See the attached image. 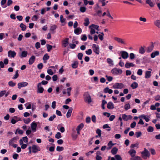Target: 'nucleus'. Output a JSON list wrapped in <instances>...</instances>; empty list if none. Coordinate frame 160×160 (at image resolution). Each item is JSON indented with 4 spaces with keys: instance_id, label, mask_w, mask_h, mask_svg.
Masks as SVG:
<instances>
[{
    "instance_id": "f257e3e1",
    "label": "nucleus",
    "mask_w": 160,
    "mask_h": 160,
    "mask_svg": "<svg viewBox=\"0 0 160 160\" xmlns=\"http://www.w3.org/2000/svg\"><path fill=\"white\" fill-rule=\"evenodd\" d=\"M83 96L85 102L90 103L92 102L91 96L88 92H85Z\"/></svg>"
},
{
    "instance_id": "f03ea898",
    "label": "nucleus",
    "mask_w": 160,
    "mask_h": 160,
    "mask_svg": "<svg viewBox=\"0 0 160 160\" xmlns=\"http://www.w3.org/2000/svg\"><path fill=\"white\" fill-rule=\"evenodd\" d=\"M92 48L94 52L97 54H99L100 52L99 47L98 45L93 44L92 45Z\"/></svg>"
},
{
    "instance_id": "7ed1b4c3",
    "label": "nucleus",
    "mask_w": 160,
    "mask_h": 160,
    "mask_svg": "<svg viewBox=\"0 0 160 160\" xmlns=\"http://www.w3.org/2000/svg\"><path fill=\"white\" fill-rule=\"evenodd\" d=\"M114 39L118 43L124 45L126 44L125 40L124 39H122L118 37H115L114 38Z\"/></svg>"
},
{
    "instance_id": "20e7f679",
    "label": "nucleus",
    "mask_w": 160,
    "mask_h": 160,
    "mask_svg": "<svg viewBox=\"0 0 160 160\" xmlns=\"http://www.w3.org/2000/svg\"><path fill=\"white\" fill-rule=\"evenodd\" d=\"M122 72V70L116 68H114L111 70L112 73L114 75L121 74Z\"/></svg>"
},
{
    "instance_id": "39448f33",
    "label": "nucleus",
    "mask_w": 160,
    "mask_h": 160,
    "mask_svg": "<svg viewBox=\"0 0 160 160\" xmlns=\"http://www.w3.org/2000/svg\"><path fill=\"white\" fill-rule=\"evenodd\" d=\"M32 152L34 153H36L41 150L40 148L36 145H32Z\"/></svg>"
},
{
    "instance_id": "423d86ee",
    "label": "nucleus",
    "mask_w": 160,
    "mask_h": 160,
    "mask_svg": "<svg viewBox=\"0 0 160 160\" xmlns=\"http://www.w3.org/2000/svg\"><path fill=\"white\" fill-rule=\"evenodd\" d=\"M115 89H121L124 87V85L122 83H116L113 86Z\"/></svg>"
},
{
    "instance_id": "0eeeda50",
    "label": "nucleus",
    "mask_w": 160,
    "mask_h": 160,
    "mask_svg": "<svg viewBox=\"0 0 160 160\" xmlns=\"http://www.w3.org/2000/svg\"><path fill=\"white\" fill-rule=\"evenodd\" d=\"M141 153L143 155V157L144 159H146L147 157H149L150 153L145 148L144 151L142 152Z\"/></svg>"
},
{
    "instance_id": "6e6552de",
    "label": "nucleus",
    "mask_w": 160,
    "mask_h": 160,
    "mask_svg": "<svg viewBox=\"0 0 160 160\" xmlns=\"http://www.w3.org/2000/svg\"><path fill=\"white\" fill-rule=\"evenodd\" d=\"M37 92L38 93H42L43 92L44 89L43 87L41 85L40 83H38L37 86Z\"/></svg>"
},
{
    "instance_id": "1a4fd4ad",
    "label": "nucleus",
    "mask_w": 160,
    "mask_h": 160,
    "mask_svg": "<svg viewBox=\"0 0 160 160\" xmlns=\"http://www.w3.org/2000/svg\"><path fill=\"white\" fill-rule=\"evenodd\" d=\"M120 53L121 54L122 58L124 59L127 58L128 57V53L125 51H121Z\"/></svg>"
},
{
    "instance_id": "9d476101",
    "label": "nucleus",
    "mask_w": 160,
    "mask_h": 160,
    "mask_svg": "<svg viewBox=\"0 0 160 160\" xmlns=\"http://www.w3.org/2000/svg\"><path fill=\"white\" fill-rule=\"evenodd\" d=\"M16 54V53L14 51L10 50L8 52V56L11 58H14Z\"/></svg>"
},
{
    "instance_id": "9b49d317",
    "label": "nucleus",
    "mask_w": 160,
    "mask_h": 160,
    "mask_svg": "<svg viewBox=\"0 0 160 160\" xmlns=\"http://www.w3.org/2000/svg\"><path fill=\"white\" fill-rule=\"evenodd\" d=\"M31 129L33 132H34L36 131L37 130V124L35 122H33L31 124Z\"/></svg>"
},
{
    "instance_id": "f8f14e48",
    "label": "nucleus",
    "mask_w": 160,
    "mask_h": 160,
    "mask_svg": "<svg viewBox=\"0 0 160 160\" xmlns=\"http://www.w3.org/2000/svg\"><path fill=\"white\" fill-rule=\"evenodd\" d=\"M9 92H7L6 90H3L0 92V98L5 95V97H6L9 94Z\"/></svg>"
},
{
    "instance_id": "ddd939ff",
    "label": "nucleus",
    "mask_w": 160,
    "mask_h": 160,
    "mask_svg": "<svg viewBox=\"0 0 160 160\" xmlns=\"http://www.w3.org/2000/svg\"><path fill=\"white\" fill-rule=\"evenodd\" d=\"M28 84L27 82H22L19 83L18 84V88L20 89L21 88L26 86Z\"/></svg>"
},
{
    "instance_id": "4468645a",
    "label": "nucleus",
    "mask_w": 160,
    "mask_h": 160,
    "mask_svg": "<svg viewBox=\"0 0 160 160\" xmlns=\"http://www.w3.org/2000/svg\"><path fill=\"white\" fill-rule=\"evenodd\" d=\"M18 139V137H16L11 139L9 142V145H11L13 144L14 142H15Z\"/></svg>"
},
{
    "instance_id": "2eb2a0df",
    "label": "nucleus",
    "mask_w": 160,
    "mask_h": 160,
    "mask_svg": "<svg viewBox=\"0 0 160 160\" xmlns=\"http://www.w3.org/2000/svg\"><path fill=\"white\" fill-rule=\"evenodd\" d=\"M154 48L153 43L152 42L150 46L147 48L146 50V51L148 52H150L152 51Z\"/></svg>"
},
{
    "instance_id": "dca6fc26",
    "label": "nucleus",
    "mask_w": 160,
    "mask_h": 160,
    "mask_svg": "<svg viewBox=\"0 0 160 160\" xmlns=\"http://www.w3.org/2000/svg\"><path fill=\"white\" fill-rule=\"evenodd\" d=\"M27 54L28 52L27 51H23L21 52V53L19 54V56L21 58H22L26 57Z\"/></svg>"
},
{
    "instance_id": "f3484780",
    "label": "nucleus",
    "mask_w": 160,
    "mask_h": 160,
    "mask_svg": "<svg viewBox=\"0 0 160 160\" xmlns=\"http://www.w3.org/2000/svg\"><path fill=\"white\" fill-rule=\"evenodd\" d=\"M35 59V57L34 56H32L29 60V64L30 65L32 64L34 62Z\"/></svg>"
},
{
    "instance_id": "a211bd4d",
    "label": "nucleus",
    "mask_w": 160,
    "mask_h": 160,
    "mask_svg": "<svg viewBox=\"0 0 160 160\" xmlns=\"http://www.w3.org/2000/svg\"><path fill=\"white\" fill-rule=\"evenodd\" d=\"M136 151L134 149H131L128 152L131 157L135 156L136 153Z\"/></svg>"
},
{
    "instance_id": "6ab92c4d",
    "label": "nucleus",
    "mask_w": 160,
    "mask_h": 160,
    "mask_svg": "<svg viewBox=\"0 0 160 160\" xmlns=\"http://www.w3.org/2000/svg\"><path fill=\"white\" fill-rule=\"evenodd\" d=\"M69 39L68 38H66L62 41V44L64 47H66L68 43Z\"/></svg>"
},
{
    "instance_id": "aec40b11",
    "label": "nucleus",
    "mask_w": 160,
    "mask_h": 160,
    "mask_svg": "<svg viewBox=\"0 0 160 160\" xmlns=\"http://www.w3.org/2000/svg\"><path fill=\"white\" fill-rule=\"evenodd\" d=\"M107 108L111 109H113L114 108V104L111 102H109L107 104Z\"/></svg>"
},
{
    "instance_id": "412c9836",
    "label": "nucleus",
    "mask_w": 160,
    "mask_h": 160,
    "mask_svg": "<svg viewBox=\"0 0 160 160\" xmlns=\"http://www.w3.org/2000/svg\"><path fill=\"white\" fill-rule=\"evenodd\" d=\"M82 31V29L80 28H77L74 30V32L75 34L77 35L80 34Z\"/></svg>"
},
{
    "instance_id": "4be33fe9",
    "label": "nucleus",
    "mask_w": 160,
    "mask_h": 160,
    "mask_svg": "<svg viewBox=\"0 0 160 160\" xmlns=\"http://www.w3.org/2000/svg\"><path fill=\"white\" fill-rule=\"evenodd\" d=\"M72 111V108H70L69 110H68V112L66 114L67 117L68 118H69L70 117L71 113Z\"/></svg>"
},
{
    "instance_id": "5701e85b",
    "label": "nucleus",
    "mask_w": 160,
    "mask_h": 160,
    "mask_svg": "<svg viewBox=\"0 0 160 160\" xmlns=\"http://www.w3.org/2000/svg\"><path fill=\"white\" fill-rule=\"evenodd\" d=\"M159 51H156L154 52H152L151 54V57L152 58H153L156 56L159 55Z\"/></svg>"
},
{
    "instance_id": "b1692460",
    "label": "nucleus",
    "mask_w": 160,
    "mask_h": 160,
    "mask_svg": "<svg viewBox=\"0 0 160 160\" xmlns=\"http://www.w3.org/2000/svg\"><path fill=\"white\" fill-rule=\"evenodd\" d=\"M125 66L126 68H128L131 67H134L135 65L131 62H126Z\"/></svg>"
},
{
    "instance_id": "393cba45",
    "label": "nucleus",
    "mask_w": 160,
    "mask_h": 160,
    "mask_svg": "<svg viewBox=\"0 0 160 160\" xmlns=\"http://www.w3.org/2000/svg\"><path fill=\"white\" fill-rule=\"evenodd\" d=\"M114 145V144L112 143V141H110L108 144V147L107 148L108 150L110 149L112 146Z\"/></svg>"
},
{
    "instance_id": "a878e982",
    "label": "nucleus",
    "mask_w": 160,
    "mask_h": 160,
    "mask_svg": "<svg viewBox=\"0 0 160 160\" xmlns=\"http://www.w3.org/2000/svg\"><path fill=\"white\" fill-rule=\"evenodd\" d=\"M151 72L150 71H146L145 72V78H149L151 75Z\"/></svg>"
},
{
    "instance_id": "bb28decb",
    "label": "nucleus",
    "mask_w": 160,
    "mask_h": 160,
    "mask_svg": "<svg viewBox=\"0 0 160 160\" xmlns=\"http://www.w3.org/2000/svg\"><path fill=\"white\" fill-rule=\"evenodd\" d=\"M138 86V83L136 82H134L131 85V87L132 88V89H135L137 88Z\"/></svg>"
},
{
    "instance_id": "cd10ccee",
    "label": "nucleus",
    "mask_w": 160,
    "mask_h": 160,
    "mask_svg": "<svg viewBox=\"0 0 160 160\" xmlns=\"http://www.w3.org/2000/svg\"><path fill=\"white\" fill-rule=\"evenodd\" d=\"M57 28V26L55 25H53L51 26L50 28V31L52 32V33H54V31Z\"/></svg>"
},
{
    "instance_id": "c85d7f7f",
    "label": "nucleus",
    "mask_w": 160,
    "mask_h": 160,
    "mask_svg": "<svg viewBox=\"0 0 160 160\" xmlns=\"http://www.w3.org/2000/svg\"><path fill=\"white\" fill-rule=\"evenodd\" d=\"M118 151V149L116 147H114L112 148L111 152L112 154L115 155L117 153Z\"/></svg>"
},
{
    "instance_id": "c756f323",
    "label": "nucleus",
    "mask_w": 160,
    "mask_h": 160,
    "mask_svg": "<svg viewBox=\"0 0 160 160\" xmlns=\"http://www.w3.org/2000/svg\"><path fill=\"white\" fill-rule=\"evenodd\" d=\"M89 28H92L93 29H95L97 30L98 31H99V27L97 25H95L94 24H92L91 25L89 26Z\"/></svg>"
},
{
    "instance_id": "7c9ffc66",
    "label": "nucleus",
    "mask_w": 160,
    "mask_h": 160,
    "mask_svg": "<svg viewBox=\"0 0 160 160\" xmlns=\"http://www.w3.org/2000/svg\"><path fill=\"white\" fill-rule=\"evenodd\" d=\"M154 24L157 27L159 28L160 27V21L159 20L155 21L154 22Z\"/></svg>"
},
{
    "instance_id": "2f4dec72",
    "label": "nucleus",
    "mask_w": 160,
    "mask_h": 160,
    "mask_svg": "<svg viewBox=\"0 0 160 160\" xmlns=\"http://www.w3.org/2000/svg\"><path fill=\"white\" fill-rule=\"evenodd\" d=\"M20 27L21 28V30L22 31H25L26 28V26L24 25L23 23H21L20 25Z\"/></svg>"
},
{
    "instance_id": "473e14b6",
    "label": "nucleus",
    "mask_w": 160,
    "mask_h": 160,
    "mask_svg": "<svg viewBox=\"0 0 160 160\" xmlns=\"http://www.w3.org/2000/svg\"><path fill=\"white\" fill-rule=\"evenodd\" d=\"M145 51V50L144 47H141L140 48L139 51V53L142 54H143V53H144Z\"/></svg>"
},
{
    "instance_id": "72a5a7b5",
    "label": "nucleus",
    "mask_w": 160,
    "mask_h": 160,
    "mask_svg": "<svg viewBox=\"0 0 160 160\" xmlns=\"http://www.w3.org/2000/svg\"><path fill=\"white\" fill-rule=\"evenodd\" d=\"M85 22L83 24L85 26H87L89 23V19L88 18H86L84 20Z\"/></svg>"
},
{
    "instance_id": "f704fd0d",
    "label": "nucleus",
    "mask_w": 160,
    "mask_h": 160,
    "mask_svg": "<svg viewBox=\"0 0 160 160\" xmlns=\"http://www.w3.org/2000/svg\"><path fill=\"white\" fill-rule=\"evenodd\" d=\"M146 3L148 4L151 7H153L154 6L153 3L151 1V0H147L146 1Z\"/></svg>"
},
{
    "instance_id": "c9c22d12",
    "label": "nucleus",
    "mask_w": 160,
    "mask_h": 160,
    "mask_svg": "<svg viewBox=\"0 0 160 160\" xmlns=\"http://www.w3.org/2000/svg\"><path fill=\"white\" fill-rule=\"evenodd\" d=\"M84 125L83 123H80L77 127L76 130L80 131L83 127Z\"/></svg>"
},
{
    "instance_id": "e433bc0d",
    "label": "nucleus",
    "mask_w": 160,
    "mask_h": 160,
    "mask_svg": "<svg viewBox=\"0 0 160 160\" xmlns=\"http://www.w3.org/2000/svg\"><path fill=\"white\" fill-rule=\"evenodd\" d=\"M72 67L73 68H77L78 65V62L77 61L74 62L72 64Z\"/></svg>"
},
{
    "instance_id": "4c0bfd02",
    "label": "nucleus",
    "mask_w": 160,
    "mask_h": 160,
    "mask_svg": "<svg viewBox=\"0 0 160 160\" xmlns=\"http://www.w3.org/2000/svg\"><path fill=\"white\" fill-rule=\"evenodd\" d=\"M49 58V56L47 53L45 54L43 58V60L44 61L48 60Z\"/></svg>"
},
{
    "instance_id": "58836bf2",
    "label": "nucleus",
    "mask_w": 160,
    "mask_h": 160,
    "mask_svg": "<svg viewBox=\"0 0 160 160\" xmlns=\"http://www.w3.org/2000/svg\"><path fill=\"white\" fill-rule=\"evenodd\" d=\"M56 150L60 152L64 150V148L62 147L58 146L57 147Z\"/></svg>"
},
{
    "instance_id": "ea45409f",
    "label": "nucleus",
    "mask_w": 160,
    "mask_h": 160,
    "mask_svg": "<svg viewBox=\"0 0 160 160\" xmlns=\"http://www.w3.org/2000/svg\"><path fill=\"white\" fill-rule=\"evenodd\" d=\"M115 158L116 160H122V159L120 155H116L115 156Z\"/></svg>"
},
{
    "instance_id": "a19ab883",
    "label": "nucleus",
    "mask_w": 160,
    "mask_h": 160,
    "mask_svg": "<svg viewBox=\"0 0 160 160\" xmlns=\"http://www.w3.org/2000/svg\"><path fill=\"white\" fill-rule=\"evenodd\" d=\"M107 102L105 100H103L102 101V109H104L105 108V107H104V105L106 104Z\"/></svg>"
},
{
    "instance_id": "79ce46f5",
    "label": "nucleus",
    "mask_w": 160,
    "mask_h": 160,
    "mask_svg": "<svg viewBox=\"0 0 160 160\" xmlns=\"http://www.w3.org/2000/svg\"><path fill=\"white\" fill-rule=\"evenodd\" d=\"M8 85L11 87H13L16 84V83L13 82L12 81H10L8 83Z\"/></svg>"
},
{
    "instance_id": "37998d69",
    "label": "nucleus",
    "mask_w": 160,
    "mask_h": 160,
    "mask_svg": "<svg viewBox=\"0 0 160 160\" xmlns=\"http://www.w3.org/2000/svg\"><path fill=\"white\" fill-rule=\"evenodd\" d=\"M101 34H99L98 35V37L99 39L101 41H102L103 39V36L104 35V34L103 32H102Z\"/></svg>"
},
{
    "instance_id": "c03bdc74",
    "label": "nucleus",
    "mask_w": 160,
    "mask_h": 160,
    "mask_svg": "<svg viewBox=\"0 0 160 160\" xmlns=\"http://www.w3.org/2000/svg\"><path fill=\"white\" fill-rule=\"evenodd\" d=\"M62 136L60 132H58L55 135V138L57 139H59L61 138Z\"/></svg>"
},
{
    "instance_id": "a18cd8bd",
    "label": "nucleus",
    "mask_w": 160,
    "mask_h": 160,
    "mask_svg": "<svg viewBox=\"0 0 160 160\" xmlns=\"http://www.w3.org/2000/svg\"><path fill=\"white\" fill-rule=\"evenodd\" d=\"M56 115L55 114H54L53 115V116H51L49 118L48 120L50 121H52L56 118Z\"/></svg>"
},
{
    "instance_id": "49530a36",
    "label": "nucleus",
    "mask_w": 160,
    "mask_h": 160,
    "mask_svg": "<svg viewBox=\"0 0 160 160\" xmlns=\"http://www.w3.org/2000/svg\"><path fill=\"white\" fill-rule=\"evenodd\" d=\"M153 131V128L151 126H149L147 129V131L148 132H152Z\"/></svg>"
},
{
    "instance_id": "de8ad7c7",
    "label": "nucleus",
    "mask_w": 160,
    "mask_h": 160,
    "mask_svg": "<svg viewBox=\"0 0 160 160\" xmlns=\"http://www.w3.org/2000/svg\"><path fill=\"white\" fill-rule=\"evenodd\" d=\"M23 121L25 123L27 124L30 122L31 121V120L30 118H28L26 119H24Z\"/></svg>"
},
{
    "instance_id": "09e8293b",
    "label": "nucleus",
    "mask_w": 160,
    "mask_h": 160,
    "mask_svg": "<svg viewBox=\"0 0 160 160\" xmlns=\"http://www.w3.org/2000/svg\"><path fill=\"white\" fill-rule=\"evenodd\" d=\"M107 62L109 64L113 65V61L110 58H108L107 59Z\"/></svg>"
},
{
    "instance_id": "8fccbe9b",
    "label": "nucleus",
    "mask_w": 160,
    "mask_h": 160,
    "mask_svg": "<svg viewBox=\"0 0 160 160\" xmlns=\"http://www.w3.org/2000/svg\"><path fill=\"white\" fill-rule=\"evenodd\" d=\"M122 119L126 121H128V117L127 115L126 114H123L122 115Z\"/></svg>"
},
{
    "instance_id": "3c124183",
    "label": "nucleus",
    "mask_w": 160,
    "mask_h": 160,
    "mask_svg": "<svg viewBox=\"0 0 160 160\" xmlns=\"http://www.w3.org/2000/svg\"><path fill=\"white\" fill-rule=\"evenodd\" d=\"M83 56V54L81 53H78V57L79 59L80 60H82V57Z\"/></svg>"
},
{
    "instance_id": "603ef678",
    "label": "nucleus",
    "mask_w": 160,
    "mask_h": 160,
    "mask_svg": "<svg viewBox=\"0 0 160 160\" xmlns=\"http://www.w3.org/2000/svg\"><path fill=\"white\" fill-rule=\"evenodd\" d=\"M87 39V37L86 35L84 34L82 36L81 39L83 41H86Z\"/></svg>"
},
{
    "instance_id": "864d4df0",
    "label": "nucleus",
    "mask_w": 160,
    "mask_h": 160,
    "mask_svg": "<svg viewBox=\"0 0 160 160\" xmlns=\"http://www.w3.org/2000/svg\"><path fill=\"white\" fill-rule=\"evenodd\" d=\"M86 10V8L85 7H80V11L81 12H85Z\"/></svg>"
},
{
    "instance_id": "5fc2aeb1",
    "label": "nucleus",
    "mask_w": 160,
    "mask_h": 160,
    "mask_svg": "<svg viewBox=\"0 0 160 160\" xmlns=\"http://www.w3.org/2000/svg\"><path fill=\"white\" fill-rule=\"evenodd\" d=\"M60 21L62 23L64 22L66 20V19L63 18V16L62 15H61L60 16Z\"/></svg>"
},
{
    "instance_id": "6e6d98bb",
    "label": "nucleus",
    "mask_w": 160,
    "mask_h": 160,
    "mask_svg": "<svg viewBox=\"0 0 160 160\" xmlns=\"http://www.w3.org/2000/svg\"><path fill=\"white\" fill-rule=\"evenodd\" d=\"M47 47L48 49V51L49 52L52 48V46L48 44L47 45Z\"/></svg>"
},
{
    "instance_id": "4d7b16f0",
    "label": "nucleus",
    "mask_w": 160,
    "mask_h": 160,
    "mask_svg": "<svg viewBox=\"0 0 160 160\" xmlns=\"http://www.w3.org/2000/svg\"><path fill=\"white\" fill-rule=\"evenodd\" d=\"M124 108L125 110H127L130 108V105L129 103L126 104L125 105Z\"/></svg>"
},
{
    "instance_id": "13d9d810",
    "label": "nucleus",
    "mask_w": 160,
    "mask_h": 160,
    "mask_svg": "<svg viewBox=\"0 0 160 160\" xmlns=\"http://www.w3.org/2000/svg\"><path fill=\"white\" fill-rule=\"evenodd\" d=\"M71 90H72V88L71 87L68 88L67 89V92L68 95V96H70L71 95L70 92H71Z\"/></svg>"
},
{
    "instance_id": "bf43d9fd",
    "label": "nucleus",
    "mask_w": 160,
    "mask_h": 160,
    "mask_svg": "<svg viewBox=\"0 0 160 160\" xmlns=\"http://www.w3.org/2000/svg\"><path fill=\"white\" fill-rule=\"evenodd\" d=\"M86 53L88 55H91L92 53V51L91 49H89L87 51H86Z\"/></svg>"
},
{
    "instance_id": "052dcab7",
    "label": "nucleus",
    "mask_w": 160,
    "mask_h": 160,
    "mask_svg": "<svg viewBox=\"0 0 160 160\" xmlns=\"http://www.w3.org/2000/svg\"><path fill=\"white\" fill-rule=\"evenodd\" d=\"M142 133L140 132H135V135L137 138L139 137L141 135Z\"/></svg>"
},
{
    "instance_id": "680f3d73",
    "label": "nucleus",
    "mask_w": 160,
    "mask_h": 160,
    "mask_svg": "<svg viewBox=\"0 0 160 160\" xmlns=\"http://www.w3.org/2000/svg\"><path fill=\"white\" fill-rule=\"evenodd\" d=\"M139 158V157L138 156H135L132 157V158H131L130 160H138V158Z\"/></svg>"
},
{
    "instance_id": "e2e57ef3",
    "label": "nucleus",
    "mask_w": 160,
    "mask_h": 160,
    "mask_svg": "<svg viewBox=\"0 0 160 160\" xmlns=\"http://www.w3.org/2000/svg\"><path fill=\"white\" fill-rule=\"evenodd\" d=\"M101 131L100 129H98L96 130L97 133L98 134V136L100 137L101 135Z\"/></svg>"
},
{
    "instance_id": "0e129e2a",
    "label": "nucleus",
    "mask_w": 160,
    "mask_h": 160,
    "mask_svg": "<svg viewBox=\"0 0 160 160\" xmlns=\"http://www.w3.org/2000/svg\"><path fill=\"white\" fill-rule=\"evenodd\" d=\"M47 72L48 74L51 75H53L54 74L52 71L51 69H48L47 70Z\"/></svg>"
},
{
    "instance_id": "69168bd1",
    "label": "nucleus",
    "mask_w": 160,
    "mask_h": 160,
    "mask_svg": "<svg viewBox=\"0 0 160 160\" xmlns=\"http://www.w3.org/2000/svg\"><path fill=\"white\" fill-rule=\"evenodd\" d=\"M22 140L25 143H27L28 142V138L27 136L22 138Z\"/></svg>"
},
{
    "instance_id": "338daca9",
    "label": "nucleus",
    "mask_w": 160,
    "mask_h": 160,
    "mask_svg": "<svg viewBox=\"0 0 160 160\" xmlns=\"http://www.w3.org/2000/svg\"><path fill=\"white\" fill-rule=\"evenodd\" d=\"M136 122L135 121H134L130 125V127L132 128H134L136 125Z\"/></svg>"
},
{
    "instance_id": "774afa93",
    "label": "nucleus",
    "mask_w": 160,
    "mask_h": 160,
    "mask_svg": "<svg viewBox=\"0 0 160 160\" xmlns=\"http://www.w3.org/2000/svg\"><path fill=\"white\" fill-rule=\"evenodd\" d=\"M109 120L110 121H112L115 118V116L114 115H112L110 116Z\"/></svg>"
}]
</instances>
